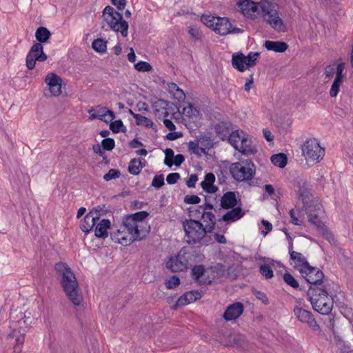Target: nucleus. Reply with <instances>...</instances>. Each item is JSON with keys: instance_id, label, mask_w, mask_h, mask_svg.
Wrapping results in <instances>:
<instances>
[{"instance_id": "obj_12", "label": "nucleus", "mask_w": 353, "mask_h": 353, "mask_svg": "<svg viewBox=\"0 0 353 353\" xmlns=\"http://www.w3.org/2000/svg\"><path fill=\"white\" fill-rule=\"evenodd\" d=\"M294 312L300 321L307 323L313 330L316 331L320 329L319 325L316 321L311 312L296 306L294 309Z\"/></svg>"}, {"instance_id": "obj_58", "label": "nucleus", "mask_w": 353, "mask_h": 353, "mask_svg": "<svg viewBox=\"0 0 353 353\" xmlns=\"http://www.w3.org/2000/svg\"><path fill=\"white\" fill-rule=\"evenodd\" d=\"M188 299L190 303L196 301L201 298V294L197 290H192L185 292Z\"/></svg>"}, {"instance_id": "obj_41", "label": "nucleus", "mask_w": 353, "mask_h": 353, "mask_svg": "<svg viewBox=\"0 0 353 353\" xmlns=\"http://www.w3.org/2000/svg\"><path fill=\"white\" fill-rule=\"evenodd\" d=\"M92 47L96 52L103 53L107 50V41L101 38L94 39L92 43Z\"/></svg>"}, {"instance_id": "obj_1", "label": "nucleus", "mask_w": 353, "mask_h": 353, "mask_svg": "<svg viewBox=\"0 0 353 353\" xmlns=\"http://www.w3.org/2000/svg\"><path fill=\"white\" fill-rule=\"evenodd\" d=\"M54 268L68 299L74 306H79L83 299V294L71 268L63 262L56 263Z\"/></svg>"}, {"instance_id": "obj_47", "label": "nucleus", "mask_w": 353, "mask_h": 353, "mask_svg": "<svg viewBox=\"0 0 353 353\" xmlns=\"http://www.w3.org/2000/svg\"><path fill=\"white\" fill-rule=\"evenodd\" d=\"M112 240L123 245H128L134 241H137V240H134L132 235H131L130 238H127L124 235L121 237H117L115 234H112Z\"/></svg>"}, {"instance_id": "obj_19", "label": "nucleus", "mask_w": 353, "mask_h": 353, "mask_svg": "<svg viewBox=\"0 0 353 353\" xmlns=\"http://www.w3.org/2000/svg\"><path fill=\"white\" fill-rule=\"evenodd\" d=\"M290 260H293L295 262L294 265V269L300 272V269L312 268V266L307 262L306 258L300 252L294 251L293 249L289 251Z\"/></svg>"}, {"instance_id": "obj_35", "label": "nucleus", "mask_w": 353, "mask_h": 353, "mask_svg": "<svg viewBox=\"0 0 353 353\" xmlns=\"http://www.w3.org/2000/svg\"><path fill=\"white\" fill-rule=\"evenodd\" d=\"M271 162L281 168L285 167L288 163V157L284 153H278L271 157Z\"/></svg>"}, {"instance_id": "obj_31", "label": "nucleus", "mask_w": 353, "mask_h": 353, "mask_svg": "<svg viewBox=\"0 0 353 353\" xmlns=\"http://www.w3.org/2000/svg\"><path fill=\"white\" fill-rule=\"evenodd\" d=\"M238 150L244 155L255 154L258 151L256 148L252 145V141L245 137H242L241 148H238Z\"/></svg>"}, {"instance_id": "obj_49", "label": "nucleus", "mask_w": 353, "mask_h": 353, "mask_svg": "<svg viewBox=\"0 0 353 353\" xmlns=\"http://www.w3.org/2000/svg\"><path fill=\"white\" fill-rule=\"evenodd\" d=\"M259 272L266 279H272L274 276L273 270L269 265L263 264L259 267Z\"/></svg>"}, {"instance_id": "obj_64", "label": "nucleus", "mask_w": 353, "mask_h": 353, "mask_svg": "<svg viewBox=\"0 0 353 353\" xmlns=\"http://www.w3.org/2000/svg\"><path fill=\"white\" fill-rule=\"evenodd\" d=\"M111 3L116 6L118 10H123L127 5L126 0H110Z\"/></svg>"}, {"instance_id": "obj_34", "label": "nucleus", "mask_w": 353, "mask_h": 353, "mask_svg": "<svg viewBox=\"0 0 353 353\" xmlns=\"http://www.w3.org/2000/svg\"><path fill=\"white\" fill-rule=\"evenodd\" d=\"M283 281L289 286L300 291H307L305 287L300 286L299 281L290 273L286 272L283 276Z\"/></svg>"}, {"instance_id": "obj_13", "label": "nucleus", "mask_w": 353, "mask_h": 353, "mask_svg": "<svg viewBox=\"0 0 353 353\" xmlns=\"http://www.w3.org/2000/svg\"><path fill=\"white\" fill-rule=\"evenodd\" d=\"M129 228H126L128 233L132 235L134 240L140 241L145 239L150 231V225L147 223H140L135 225H132L130 223Z\"/></svg>"}, {"instance_id": "obj_52", "label": "nucleus", "mask_w": 353, "mask_h": 353, "mask_svg": "<svg viewBox=\"0 0 353 353\" xmlns=\"http://www.w3.org/2000/svg\"><path fill=\"white\" fill-rule=\"evenodd\" d=\"M260 54L257 52H250L247 56H245V62L247 67H251L256 64V61L259 57Z\"/></svg>"}, {"instance_id": "obj_22", "label": "nucleus", "mask_w": 353, "mask_h": 353, "mask_svg": "<svg viewBox=\"0 0 353 353\" xmlns=\"http://www.w3.org/2000/svg\"><path fill=\"white\" fill-rule=\"evenodd\" d=\"M232 129V123L230 121H220L214 125L215 132L222 141L228 139Z\"/></svg>"}, {"instance_id": "obj_14", "label": "nucleus", "mask_w": 353, "mask_h": 353, "mask_svg": "<svg viewBox=\"0 0 353 353\" xmlns=\"http://www.w3.org/2000/svg\"><path fill=\"white\" fill-rule=\"evenodd\" d=\"M309 210H305L308 216V221L316 225L318 228L323 225L322 221L320 219V214L323 213L322 205L319 201L314 202L312 205H310Z\"/></svg>"}, {"instance_id": "obj_29", "label": "nucleus", "mask_w": 353, "mask_h": 353, "mask_svg": "<svg viewBox=\"0 0 353 353\" xmlns=\"http://www.w3.org/2000/svg\"><path fill=\"white\" fill-rule=\"evenodd\" d=\"M201 219L205 223L204 227L210 233H212L215 229L216 225V216L210 211H202Z\"/></svg>"}, {"instance_id": "obj_21", "label": "nucleus", "mask_w": 353, "mask_h": 353, "mask_svg": "<svg viewBox=\"0 0 353 353\" xmlns=\"http://www.w3.org/2000/svg\"><path fill=\"white\" fill-rule=\"evenodd\" d=\"M94 214H96L94 211H90L81 222L80 228L85 234L89 233L92 230L96 221L99 220L97 215L93 216Z\"/></svg>"}, {"instance_id": "obj_32", "label": "nucleus", "mask_w": 353, "mask_h": 353, "mask_svg": "<svg viewBox=\"0 0 353 353\" xmlns=\"http://www.w3.org/2000/svg\"><path fill=\"white\" fill-rule=\"evenodd\" d=\"M108 109V108L101 105H98L95 110L92 108L89 111L90 118L92 119H98L105 123H108V120L105 119V117L107 116V112H105V111Z\"/></svg>"}, {"instance_id": "obj_50", "label": "nucleus", "mask_w": 353, "mask_h": 353, "mask_svg": "<svg viewBox=\"0 0 353 353\" xmlns=\"http://www.w3.org/2000/svg\"><path fill=\"white\" fill-rule=\"evenodd\" d=\"M134 67V69L139 72H150L152 69V65L149 63L143 61L135 63Z\"/></svg>"}, {"instance_id": "obj_36", "label": "nucleus", "mask_w": 353, "mask_h": 353, "mask_svg": "<svg viewBox=\"0 0 353 353\" xmlns=\"http://www.w3.org/2000/svg\"><path fill=\"white\" fill-rule=\"evenodd\" d=\"M143 168V165L140 159H132L130 160L128 165V172L132 175H138L141 169Z\"/></svg>"}, {"instance_id": "obj_60", "label": "nucleus", "mask_w": 353, "mask_h": 353, "mask_svg": "<svg viewBox=\"0 0 353 353\" xmlns=\"http://www.w3.org/2000/svg\"><path fill=\"white\" fill-rule=\"evenodd\" d=\"M210 199L211 196H205V203L203 205H199V208H202L203 211H207L208 210H214V211H216V210L214 208V203L210 202Z\"/></svg>"}, {"instance_id": "obj_48", "label": "nucleus", "mask_w": 353, "mask_h": 353, "mask_svg": "<svg viewBox=\"0 0 353 353\" xmlns=\"http://www.w3.org/2000/svg\"><path fill=\"white\" fill-rule=\"evenodd\" d=\"M217 18L218 17H212L210 15H202L201 17V21L207 27L210 28L214 30Z\"/></svg>"}, {"instance_id": "obj_7", "label": "nucleus", "mask_w": 353, "mask_h": 353, "mask_svg": "<svg viewBox=\"0 0 353 353\" xmlns=\"http://www.w3.org/2000/svg\"><path fill=\"white\" fill-rule=\"evenodd\" d=\"M312 268L300 269L302 277L310 285L308 289L322 288L325 277L323 272L316 267L312 266Z\"/></svg>"}, {"instance_id": "obj_59", "label": "nucleus", "mask_w": 353, "mask_h": 353, "mask_svg": "<svg viewBox=\"0 0 353 353\" xmlns=\"http://www.w3.org/2000/svg\"><path fill=\"white\" fill-rule=\"evenodd\" d=\"M215 181V176L213 173H208L205 176L204 181L201 183V187L208 186L214 184Z\"/></svg>"}, {"instance_id": "obj_62", "label": "nucleus", "mask_w": 353, "mask_h": 353, "mask_svg": "<svg viewBox=\"0 0 353 353\" xmlns=\"http://www.w3.org/2000/svg\"><path fill=\"white\" fill-rule=\"evenodd\" d=\"M180 179V174L177 172L170 173L166 177V181L170 185L175 184Z\"/></svg>"}, {"instance_id": "obj_20", "label": "nucleus", "mask_w": 353, "mask_h": 353, "mask_svg": "<svg viewBox=\"0 0 353 353\" xmlns=\"http://www.w3.org/2000/svg\"><path fill=\"white\" fill-rule=\"evenodd\" d=\"M231 210L227 212L223 216L218 220V222L220 223L221 221L232 223L234 222L241 218H242L245 212L243 210L241 207L238 206L233 208H230Z\"/></svg>"}, {"instance_id": "obj_17", "label": "nucleus", "mask_w": 353, "mask_h": 353, "mask_svg": "<svg viewBox=\"0 0 353 353\" xmlns=\"http://www.w3.org/2000/svg\"><path fill=\"white\" fill-rule=\"evenodd\" d=\"M149 213L147 211H139L135 213L125 215L123 219V224L125 228H129V224L132 225H137L142 223L148 216Z\"/></svg>"}, {"instance_id": "obj_46", "label": "nucleus", "mask_w": 353, "mask_h": 353, "mask_svg": "<svg viewBox=\"0 0 353 353\" xmlns=\"http://www.w3.org/2000/svg\"><path fill=\"white\" fill-rule=\"evenodd\" d=\"M343 81V79L338 78L334 79L330 90V94L332 97H335L337 96L340 90V86Z\"/></svg>"}, {"instance_id": "obj_61", "label": "nucleus", "mask_w": 353, "mask_h": 353, "mask_svg": "<svg viewBox=\"0 0 353 353\" xmlns=\"http://www.w3.org/2000/svg\"><path fill=\"white\" fill-rule=\"evenodd\" d=\"M200 201L201 199L197 195H186L184 197V203L187 204H198Z\"/></svg>"}, {"instance_id": "obj_26", "label": "nucleus", "mask_w": 353, "mask_h": 353, "mask_svg": "<svg viewBox=\"0 0 353 353\" xmlns=\"http://www.w3.org/2000/svg\"><path fill=\"white\" fill-rule=\"evenodd\" d=\"M237 205V199L234 192H225L221 199V208L228 210L235 208Z\"/></svg>"}, {"instance_id": "obj_16", "label": "nucleus", "mask_w": 353, "mask_h": 353, "mask_svg": "<svg viewBox=\"0 0 353 353\" xmlns=\"http://www.w3.org/2000/svg\"><path fill=\"white\" fill-rule=\"evenodd\" d=\"M244 306L241 302H236L229 305L223 314V318L226 321H230L238 319L243 312Z\"/></svg>"}, {"instance_id": "obj_63", "label": "nucleus", "mask_w": 353, "mask_h": 353, "mask_svg": "<svg viewBox=\"0 0 353 353\" xmlns=\"http://www.w3.org/2000/svg\"><path fill=\"white\" fill-rule=\"evenodd\" d=\"M189 34L196 40L201 39V32L195 26H190L188 28Z\"/></svg>"}, {"instance_id": "obj_15", "label": "nucleus", "mask_w": 353, "mask_h": 353, "mask_svg": "<svg viewBox=\"0 0 353 353\" xmlns=\"http://www.w3.org/2000/svg\"><path fill=\"white\" fill-rule=\"evenodd\" d=\"M45 82L48 84L53 96H58L61 93L62 79L57 74L54 72L48 73L45 78Z\"/></svg>"}, {"instance_id": "obj_4", "label": "nucleus", "mask_w": 353, "mask_h": 353, "mask_svg": "<svg viewBox=\"0 0 353 353\" xmlns=\"http://www.w3.org/2000/svg\"><path fill=\"white\" fill-rule=\"evenodd\" d=\"M306 292L312 308L315 311L323 315L331 312L334 301L325 285H323L320 288L307 289Z\"/></svg>"}, {"instance_id": "obj_8", "label": "nucleus", "mask_w": 353, "mask_h": 353, "mask_svg": "<svg viewBox=\"0 0 353 353\" xmlns=\"http://www.w3.org/2000/svg\"><path fill=\"white\" fill-rule=\"evenodd\" d=\"M302 151L307 159L317 162L323 159L325 155L324 148L321 147L315 139L306 141L303 144Z\"/></svg>"}, {"instance_id": "obj_53", "label": "nucleus", "mask_w": 353, "mask_h": 353, "mask_svg": "<svg viewBox=\"0 0 353 353\" xmlns=\"http://www.w3.org/2000/svg\"><path fill=\"white\" fill-rule=\"evenodd\" d=\"M180 279L176 275L172 276L170 279L165 281V286L168 289H174L180 285Z\"/></svg>"}, {"instance_id": "obj_18", "label": "nucleus", "mask_w": 353, "mask_h": 353, "mask_svg": "<svg viewBox=\"0 0 353 353\" xmlns=\"http://www.w3.org/2000/svg\"><path fill=\"white\" fill-rule=\"evenodd\" d=\"M164 153L165 156L164 163L169 168H171L173 165L179 167L185 161V157L181 154H179L174 156V151L171 148H166L164 151Z\"/></svg>"}, {"instance_id": "obj_23", "label": "nucleus", "mask_w": 353, "mask_h": 353, "mask_svg": "<svg viewBox=\"0 0 353 353\" xmlns=\"http://www.w3.org/2000/svg\"><path fill=\"white\" fill-rule=\"evenodd\" d=\"M231 23L227 17H218L214 28V31L220 35H227L230 34Z\"/></svg>"}, {"instance_id": "obj_56", "label": "nucleus", "mask_w": 353, "mask_h": 353, "mask_svg": "<svg viewBox=\"0 0 353 353\" xmlns=\"http://www.w3.org/2000/svg\"><path fill=\"white\" fill-rule=\"evenodd\" d=\"M165 184L163 174L155 175L152 179L151 185L155 188H161Z\"/></svg>"}, {"instance_id": "obj_33", "label": "nucleus", "mask_w": 353, "mask_h": 353, "mask_svg": "<svg viewBox=\"0 0 353 353\" xmlns=\"http://www.w3.org/2000/svg\"><path fill=\"white\" fill-rule=\"evenodd\" d=\"M51 37V32L46 27H39L35 32V37L39 43H45L48 41Z\"/></svg>"}, {"instance_id": "obj_51", "label": "nucleus", "mask_w": 353, "mask_h": 353, "mask_svg": "<svg viewBox=\"0 0 353 353\" xmlns=\"http://www.w3.org/2000/svg\"><path fill=\"white\" fill-rule=\"evenodd\" d=\"M189 303H190V302H189V301L188 299V296H187V295H186V294L185 292L183 295H181L177 299L176 303L172 306H171V309L173 310H176L179 307H180L181 306L186 305H188Z\"/></svg>"}, {"instance_id": "obj_45", "label": "nucleus", "mask_w": 353, "mask_h": 353, "mask_svg": "<svg viewBox=\"0 0 353 353\" xmlns=\"http://www.w3.org/2000/svg\"><path fill=\"white\" fill-rule=\"evenodd\" d=\"M199 141L197 139H196L195 141H190L188 143V150L190 152V153L195 154L198 156H201V154L199 153V150H200L202 153L205 154L206 150L205 148L201 147H199Z\"/></svg>"}, {"instance_id": "obj_57", "label": "nucleus", "mask_w": 353, "mask_h": 353, "mask_svg": "<svg viewBox=\"0 0 353 353\" xmlns=\"http://www.w3.org/2000/svg\"><path fill=\"white\" fill-rule=\"evenodd\" d=\"M252 294L257 299L261 301V302L265 305H268L269 303L268 298L267 297L265 293L263 292L257 290L256 289H253Z\"/></svg>"}, {"instance_id": "obj_3", "label": "nucleus", "mask_w": 353, "mask_h": 353, "mask_svg": "<svg viewBox=\"0 0 353 353\" xmlns=\"http://www.w3.org/2000/svg\"><path fill=\"white\" fill-rule=\"evenodd\" d=\"M186 242L189 245L201 244L208 245L212 243V238L208 236L210 232L199 221L193 219H185L182 222Z\"/></svg>"}, {"instance_id": "obj_54", "label": "nucleus", "mask_w": 353, "mask_h": 353, "mask_svg": "<svg viewBox=\"0 0 353 353\" xmlns=\"http://www.w3.org/2000/svg\"><path fill=\"white\" fill-rule=\"evenodd\" d=\"M121 176V172L119 170L117 169H110L108 173L104 174L103 179L105 181H109L112 179H116L119 178Z\"/></svg>"}, {"instance_id": "obj_10", "label": "nucleus", "mask_w": 353, "mask_h": 353, "mask_svg": "<svg viewBox=\"0 0 353 353\" xmlns=\"http://www.w3.org/2000/svg\"><path fill=\"white\" fill-rule=\"evenodd\" d=\"M48 56L43 52L42 44L36 43L32 45L26 59V64L28 70H32L35 67L36 61L43 62L46 61Z\"/></svg>"}, {"instance_id": "obj_55", "label": "nucleus", "mask_w": 353, "mask_h": 353, "mask_svg": "<svg viewBox=\"0 0 353 353\" xmlns=\"http://www.w3.org/2000/svg\"><path fill=\"white\" fill-rule=\"evenodd\" d=\"M101 146L103 150L111 151L115 146L114 140L112 138H105L101 141Z\"/></svg>"}, {"instance_id": "obj_44", "label": "nucleus", "mask_w": 353, "mask_h": 353, "mask_svg": "<svg viewBox=\"0 0 353 353\" xmlns=\"http://www.w3.org/2000/svg\"><path fill=\"white\" fill-rule=\"evenodd\" d=\"M241 134H244V132L243 131L239 132V130H236L230 132V136L228 137V141L236 150H238V145L237 141L235 139L239 138L241 141V139L243 137L241 136Z\"/></svg>"}, {"instance_id": "obj_6", "label": "nucleus", "mask_w": 353, "mask_h": 353, "mask_svg": "<svg viewBox=\"0 0 353 353\" xmlns=\"http://www.w3.org/2000/svg\"><path fill=\"white\" fill-rule=\"evenodd\" d=\"M230 172L232 178L238 182L251 181L256 172V166L250 159H241L231 164Z\"/></svg>"}, {"instance_id": "obj_27", "label": "nucleus", "mask_w": 353, "mask_h": 353, "mask_svg": "<svg viewBox=\"0 0 353 353\" xmlns=\"http://www.w3.org/2000/svg\"><path fill=\"white\" fill-rule=\"evenodd\" d=\"M205 271V268L203 265H196L192 269L191 276L192 279L201 285H210L212 283L211 280L208 279H201L204 275Z\"/></svg>"}, {"instance_id": "obj_43", "label": "nucleus", "mask_w": 353, "mask_h": 353, "mask_svg": "<svg viewBox=\"0 0 353 353\" xmlns=\"http://www.w3.org/2000/svg\"><path fill=\"white\" fill-rule=\"evenodd\" d=\"M136 123L138 125H143L150 128H154V126H155L152 120L144 116H142L141 114H138V116H136Z\"/></svg>"}, {"instance_id": "obj_30", "label": "nucleus", "mask_w": 353, "mask_h": 353, "mask_svg": "<svg viewBox=\"0 0 353 353\" xmlns=\"http://www.w3.org/2000/svg\"><path fill=\"white\" fill-rule=\"evenodd\" d=\"M232 65L239 72H244L246 69L245 56L241 53H234L232 56Z\"/></svg>"}, {"instance_id": "obj_40", "label": "nucleus", "mask_w": 353, "mask_h": 353, "mask_svg": "<svg viewBox=\"0 0 353 353\" xmlns=\"http://www.w3.org/2000/svg\"><path fill=\"white\" fill-rule=\"evenodd\" d=\"M334 342L336 344L339 350H341V353H347L350 352L349 347L346 345L345 342L343 340L341 336H339L334 331Z\"/></svg>"}, {"instance_id": "obj_39", "label": "nucleus", "mask_w": 353, "mask_h": 353, "mask_svg": "<svg viewBox=\"0 0 353 353\" xmlns=\"http://www.w3.org/2000/svg\"><path fill=\"white\" fill-rule=\"evenodd\" d=\"M170 103V102L162 99H159L157 101H154L152 103V108L154 109V114L157 116L160 117L161 110H163L165 109H169Z\"/></svg>"}, {"instance_id": "obj_42", "label": "nucleus", "mask_w": 353, "mask_h": 353, "mask_svg": "<svg viewBox=\"0 0 353 353\" xmlns=\"http://www.w3.org/2000/svg\"><path fill=\"white\" fill-rule=\"evenodd\" d=\"M110 129L113 133L125 132L126 127L123 125V121L121 119L112 121L110 124Z\"/></svg>"}, {"instance_id": "obj_28", "label": "nucleus", "mask_w": 353, "mask_h": 353, "mask_svg": "<svg viewBox=\"0 0 353 353\" xmlns=\"http://www.w3.org/2000/svg\"><path fill=\"white\" fill-rule=\"evenodd\" d=\"M263 46L270 51H274L275 52L283 53L288 48V45L284 41H265Z\"/></svg>"}, {"instance_id": "obj_9", "label": "nucleus", "mask_w": 353, "mask_h": 353, "mask_svg": "<svg viewBox=\"0 0 353 353\" xmlns=\"http://www.w3.org/2000/svg\"><path fill=\"white\" fill-rule=\"evenodd\" d=\"M296 187L297 188L299 199L301 200L304 210L310 211V205H312L314 202L318 201L313 198L311 192V185L305 179H300L297 180Z\"/></svg>"}, {"instance_id": "obj_37", "label": "nucleus", "mask_w": 353, "mask_h": 353, "mask_svg": "<svg viewBox=\"0 0 353 353\" xmlns=\"http://www.w3.org/2000/svg\"><path fill=\"white\" fill-rule=\"evenodd\" d=\"M183 114L190 119H197L199 117L200 112L191 103H188V105L183 108Z\"/></svg>"}, {"instance_id": "obj_38", "label": "nucleus", "mask_w": 353, "mask_h": 353, "mask_svg": "<svg viewBox=\"0 0 353 353\" xmlns=\"http://www.w3.org/2000/svg\"><path fill=\"white\" fill-rule=\"evenodd\" d=\"M196 139H197L199 143L201 145V147L205 149L213 147V143L210 133L201 134L199 136H196Z\"/></svg>"}, {"instance_id": "obj_11", "label": "nucleus", "mask_w": 353, "mask_h": 353, "mask_svg": "<svg viewBox=\"0 0 353 353\" xmlns=\"http://www.w3.org/2000/svg\"><path fill=\"white\" fill-rule=\"evenodd\" d=\"M183 249H181L177 255L171 256L165 263L166 268L170 272H179L188 268V259L181 254Z\"/></svg>"}, {"instance_id": "obj_2", "label": "nucleus", "mask_w": 353, "mask_h": 353, "mask_svg": "<svg viewBox=\"0 0 353 353\" xmlns=\"http://www.w3.org/2000/svg\"><path fill=\"white\" fill-rule=\"evenodd\" d=\"M240 6L243 10H247L253 12H256L260 8L264 21L276 32H285V26L283 21L279 17L278 10L271 3H256L246 1L241 3Z\"/></svg>"}, {"instance_id": "obj_5", "label": "nucleus", "mask_w": 353, "mask_h": 353, "mask_svg": "<svg viewBox=\"0 0 353 353\" xmlns=\"http://www.w3.org/2000/svg\"><path fill=\"white\" fill-rule=\"evenodd\" d=\"M102 17L111 30L121 32L123 37L128 36V23L123 19L121 13L113 7L107 6L102 12Z\"/></svg>"}, {"instance_id": "obj_24", "label": "nucleus", "mask_w": 353, "mask_h": 353, "mask_svg": "<svg viewBox=\"0 0 353 353\" xmlns=\"http://www.w3.org/2000/svg\"><path fill=\"white\" fill-rule=\"evenodd\" d=\"M111 223L109 219H103L96 225L94 235L99 239H105L108 236V230L110 228Z\"/></svg>"}, {"instance_id": "obj_25", "label": "nucleus", "mask_w": 353, "mask_h": 353, "mask_svg": "<svg viewBox=\"0 0 353 353\" xmlns=\"http://www.w3.org/2000/svg\"><path fill=\"white\" fill-rule=\"evenodd\" d=\"M24 330H23V332L21 330H17L14 329L12 331L10 332L8 337L10 339H14L15 341V345L14 347V353H20L21 352V347L24 342L25 339V334Z\"/></svg>"}]
</instances>
